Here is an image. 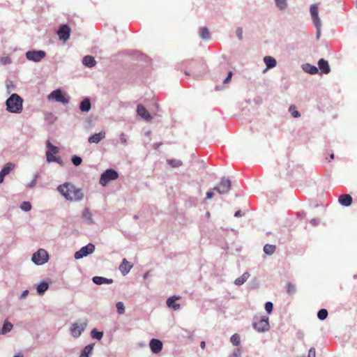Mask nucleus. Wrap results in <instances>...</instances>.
Returning a JSON list of instances; mask_svg holds the SVG:
<instances>
[{
    "label": "nucleus",
    "mask_w": 357,
    "mask_h": 357,
    "mask_svg": "<svg viewBox=\"0 0 357 357\" xmlns=\"http://www.w3.org/2000/svg\"><path fill=\"white\" fill-rule=\"evenodd\" d=\"M57 189L66 199L70 201H79L83 197L82 190L69 183L59 185Z\"/></svg>",
    "instance_id": "nucleus-1"
},
{
    "label": "nucleus",
    "mask_w": 357,
    "mask_h": 357,
    "mask_svg": "<svg viewBox=\"0 0 357 357\" xmlns=\"http://www.w3.org/2000/svg\"><path fill=\"white\" fill-rule=\"evenodd\" d=\"M6 106L10 112H20L22 109V99L17 94L13 93L6 100Z\"/></svg>",
    "instance_id": "nucleus-2"
},
{
    "label": "nucleus",
    "mask_w": 357,
    "mask_h": 357,
    "mask_svg": "<svg viewBox=\"0 0 357 357\" xmlns=\"http://www.w3.org/2000/svg\"><path fill=\"white\" fill-rule=\"evenodd\" d=\"M88 324L87 319H79L76 322L72 324L70 328L71 335L74 338H78L82 333L85 331Z\"/></svg>",
    "instance_id": "nucleus-3"
},
{
    "label": "nucleus",
    "mask_w": 357,
    "mask_h": 357,
    "mask_svg": "<svg viewBox=\"0 0 357 357\" xmlns=\"http://www.w3.org/2000/svg\"><path fill=\"white\" fill-rule=\"evenodd\" d=\"M253 328L258 332H265L269 330L268 317L266 316H255L252 322Z\"/></svg>",
    "instance_id": "nucleus-4"
},
{
    "label": "nucleus",
    "mask_w": 357,
    "mask_h": 357,
    "mask_svg": "<svg viewBox=\"0 0 357 357\" xmlns=\"http://www.w3.org/2000/svg\"><path fill=\"white\" fill-rule=\"evenodd\" d=\"M47 98L50 100H54L56 102L62 103L63 105H67L70 101V96L63 92L61 89H56L53 91L48 95Z\"/></svg>",
    "instance_id": "nucleus-5"
},
{
    "label": "nucleus",
    "mask_w": 357,
    "mask_h": 357,
    "mask_svg": "<svg viewBox=\"0 0 357 357\" xmlns=\"http://www.w3.org/2000/svg\"><path fill=\"white\" fill-rule=\"evenodd\" d=\"M118 177L117 172L112 169H107L100 176V184L102 186H106L109 181L116 180Z\"/></svg>",
    "instance_id": "nucleus-6"
},
{
    "label": "nucleus",
    "mask_w": 357,
    "mask_h": 357,
    "mask_svg": "<svg viewBox=\"0 0 357 357\" xmlns=\"http://www.w3.org/2000/svg\"><path fill=\"white\" fill-rule=\"evenodd\" d=\"M49 255L46 250L44 249H39L37 252L33 253L31 260L37 265H42L48 261Z\"/></svg>",
    "instance_id": "nucleus-7"
},
{
    "label": "nucleus",
    "mask_w": 357,
    "mask_h": 357,
    "mask_svg": "<svg viewBox=\"0 0 357 357\" xmlns=\"http://www.w3.org/2000/svg\"><path fill=\"white\" fill-rule=\"evenodd\" d=\"M231 187V183L229 179L223 178L218 186L215 187L213 190H216L220 195L227 194Z\"/></svg>",
    "instance_id": "nucleus-8"
},
{
    "label": "nucleus",
    "mask_w": 357,
    "mask_h": 357,
    "mask_svg": "<svg viewBox=\"0 0 357 357\" xmlns=\"http://www.w3.org/2000/svg\"><path fill=\"white\" fill-rule=\"evenodd\" d=\"M95 250V246L92 243H89L86 246L82 247L79 250L75 253V258L76 259H82L91 254Z\"/></svg>",
    "instance_id": "nucleus-9"
},
{
    "label": "nucleus",
    "mask_w": 357,
    "mask_h": 357,
    "mask_svg": "<svg viewBox=\"0 0 357 357\" xmlns=\"http://www.w3.org/2000/svg\"><path fill=\"white\" fill-rule=\"evenodd\" d=\"M45 56V52L43 50L29 51L26 53V57L29 61L38 62Z\"/></svg>",
    "instance_id": "nucleus-10"
},
{
    "label": "nucleus",
    "mask_w": 357,
    "mask_h": 357,
    "mask_svg": "<svg viewBox=\"0 0 357 357\" xmlns=\"http://www.w3.org/2000/svg\"><path fill=\"white\" fill-rule=\"evenodd\" d=\"M70 28L66 25H62L57 31V34L59 38L63 42H66L70 37Z\"/></svg>",
    "instance_id": "nucleus-11"
},
{
    "label": "nucleus",
    "mask_w": 357,
    "mask_h": 357,
    "mask_svg": "<svg viewBox=\"0 0 357 357\" xmlns=\"http://www.w3.org/2000/svg\"><path fill=\"white\" fill-rule=\"evenodd\" d=\"M310 13L312 15V18L313 20V22H314L316 28L319 30L321 26V22L319 18L318 6L317 4H312L310 6Z\"/></svg>",
    "instance_id": "nucleus-12"
},
{
    "label": "nucleus",
    "mask_w": 357,
    "mask_h": 357,
    "mask_svg": "<svg viewBox=\"0 0 357 357\" xmlns=\"http://www.w3.org/2000/svg\"><path fill=\"white\" fill-rule=\"evenodd\" d=\"M149 347L153 354H158L162 349V343L160 340L153 338L150 341Z\"/></svg>",
    "instance_id": "nucleus-13"
},
{
    "label": "nucleus",
    "mask_w": 357,
    "mask_h": 357,
    "mask_svg": "<svg viewBox=\"0 0 357 357\" xmlns=\"http://www.w3.org/2000/svg\"><path fill=\"white\" fill-rule=\"evenodd\" d=\"M15 168V165L10 162H8L5 165L1 171L0 172V183H3L4 180V177L8 175L13 169Z\"/></svg>",
    "instance_id": "nucleus-14"
},
{
    "label": "nucleus",
    "mask_w": 357,
    "mask_h": 357,
    "mask_svg": "<svg viewBox=\"0 0 357 357\" xmlns=\"http://www.w3.org/2000/svg\"><path fill=\"white\" fill-rule=\"evenodd\" d=\"M137 112L139 116L146 121H151L152 119V116L143 105H139L137 106Z\"/></svg>",
    "instance_id": "nucleus-15"
},
{
    "label": "nucleus",
    "mask_w": 357,
    "mask_h": 357,
    "mask_svg": "<svg viewBox=\"0 0 357 357\" xmlns=\"http://www.w3.org/2000/svg\"><path fill=\"white\" fill-rule=\"evenodd\" d=\"M181 298L180 296H172L167 299V305L172 309L173 310H177L180 307V305L176 303L178 300Z\"/></svg>",
    "instance_id": "nucleus-16"
},
{
    "label": "nucleus",
    "mask_w": 357,
    "mask_h": 357,
    "mask_svg": "<svg viewBox=\"0 0 357 357\" xmlns=\"http://www.w3.org/2000/svg\"><path fill=\"white\" fill-rule=\"evenodd\" d=\"M105 137V132L104 131H101L98 133H96V134L91 135L89 138L88 141L90 144H98Z\"/></svg>",
    "instance_id": "nucleus-17"
},
{
    "label": "nucleus",
    "mask_w": 357,
    "mask_h": 357,
    "mask_svg": "<svg viewBox=\"0 0 357 357\" xmlns=\"http://www.w3.org/2000/svg\"><path fill=\"white\" fill-rule=\"evenodd\" d=\"M132 267V265L126 259H123L121 265L119 266V271L123 275H126L127 273H128Z\"/></svg>",
    "instance_id": "nucleus-18"
},
{
    "label": "nucleus",
    "mask_w": 357,
    "mask_h": 357,
    "mask_svg": "<svg viewBox=\"0 0 357 357\" xmlns=\"http://www.w3.org/2000/svg\"><path fill=\"white\" fill-rule=\"evenodd\" d=\"M338 202L344 206H349L352 203V197L350 195L344 194L338 197Z\"/></svg>",
    "instance_id": "nucleus-19"
},
{
    "label": "nucleus",
    "mask_w": 357,
    "mask_h": 357,
    "mask_svg": "<svg viewBox=\"0 0 357 357\" xmlns=\"http://www.w3.org/2000/svg\"><path fill=\"white\" fill-rule=\"evenodd\" d=\"M318 66L321 73L328 74L331 71V68L328 61L324 60V59H321L318 61Z\"/></svg>",
    "instance_id": "nucleus-20"
},
{
    "label": "nucleus",
    "mask_w": 357,
    "mask_h": 357,
    "mask_svg": "<svg viewBox=\"0 0 357 357\" xmlns=\"http://www.w3.org/2000/svg\"><path fill=\"white\" fill-rule=\"evenodd\" d=\"M95 344H89L82 350L79 357H90L93 351Z\"/></svg>",
    "instance_id": "nucleus-21"
},
{
    "label": "nucleus",
    "mask_w": 357,
    "mask_h": 357,
    "mask_svg": "<svg viewBox=\"0 0 357 357\" xmlns=\"http://www.w3.org/2000/svg\"><path fill=\"white\" fill-rule=\"evenodd\" d=\"M92 280L96 284H111L113 282L112 279H108V278L100 277V276L93 277Z\"/></svg>",
    "instance_id": "nucleus-22"
},
{
    "label": "nucleus",
    "mask_w": 357,
    "mask_h": 357,
    "mask_svg": "<svg viewBox=\"0 0 357 357\" xmlns=\"http://www.w3.org/2000/svg\"><path fill=\"white\" fill-rule=\"evenodd\" d=\"M264 61L266 66V69L273 68L277 64L276 60L273 57L270 56H266L264 58Z\"/></svg>",
    "instance_id": "nucleus-23"
},
{
    "label": "nucleus",
    "mask_w": 357,
    "mask_h": 357,
    "mask_svg": "<svg viewBox=\"0 0 357 357\" xmlns=\"http://www.w3.org/2000/svg\"><path fill=\"white\" fill-rule=\"evenodd\" d=\"M91 102H90V100L87 98H84L80 103V105H79V109L82 112H87L90 110L91 109Z\"/></svg>",
    "instance_id": "nucleus-24"
},
{
    "label": "nucleus",
    "mask_w": 357,
    "mask_h": 357,
    "mask_svg": "<svg viewBox=\"0 0 357 357\" xmlns=\"http://www.w3.org/2000/svg\"><path fill=\"white\" fill-rule=\"evenodd\" d=\"M83 64L87 67L91 68L93 67L96 64V61L93 56H85L83 58Z\"/></svg>",
    "instance_id": "nucleus-25"
},
{
    "label": "nucleus",
    "mask_w": 357,
    "mask_h": 357,
    "mask_svg": "<svg viewBox=\"0 0 357 357\" xmlns=\"http://www.w3.org/2000/svg\"><path fill=\"white\" fill-rule=\"evenodd\" d=\"M13 327V324L10 322L6 320L3 323L1 328L0 329V334H1V335L7 334L10 331H11Z\"/></svg>",
    "instance_id": "nucleus-26"
},
{
    "label": "nucleus",
    "mask_w": 357,
    "mask_h": 357,
    "mask_svg": "<svg viewBox=\"0 0 357 357\" xmlns=\"http://www.w3.org/2000/svg\"><path fill=\"white\" fill-rule=\"evenodd\" d=\"M82 218L89 224L93 222L92 214L89 208H86L83 210Z\"/></svg>",
    "instance_id": "nucleus-27"
},
{
    "label": "nucleus",
    "mask_w": 357,
    "mask_h": 357,
    "mask_svg": "<svg viewBox=\"0 0 357 357\" xmlns=\"http://www.w3.org/2000/svg\"><path fill=\"white\" fill-rule=\"evenodd\" d=\"M250 277V274L248 272L244 273L241 277L236 278L234 281L235 284L241 285L243 284Z\"/></svg>",
    "instance_id": "nucleus-28"
},
{
    "label": "nucleus",
    "mask_w": 357,
    "mask_h": 357,
    "mask_svg": "<svg viewBox=\"0 0 357 357\" xmlns=\"http://www.w3.org/2000/svg\"><path fill=\"white\" fill-rule=\"evenodd\" d=\"M276 250V246L271 244H266L264 247V252L268 255H272Z\"/></svg>",
    "instance_id": "nucleus-29"
},
{
    "label": "nucleus",
    "mask_w": 357,
    "mask_h": 357,
    "mask_svg": "<svg viewBox=\"0 0 357 357\" xmlns=\"http://www.w3.org/2000/svg\"><path fill=\"white\" fill-rule=\"evenodd\" d=\"M199 36L205 40H207L210 37V33L206 27H202L199 29Z\"/></svg>",
    "instance_id": "nucleus-30"
},
{
    "label": "nucleus",
    "mask_w": 357,
    "mask_h": 357,
    "mask_svg": "<svg viewBox=\"0 0 357 357\" xmlns=\"http://www.w3.org/2000/svg\"><path fill=\"white\" fill-rule=\"evenodd\" d=\"M48 284L45 282H40L37 287V292L39 294H43L44 292L48 289Z\"/></svg>",
    "instance_id": "nucleus-31"
},
{
    "label": "nucleus",
    "mask_w": 357,
    "mask_h": 357,
    "mask_svg": "<svg viewBox=\"0 0 357 357\" xmlns=\"http://www.w3.org/2000/svg\"><path fill=\"white\" fill-rule=\"evenodd\" d=\"M91 336L93 339H96L98 340H100L102 338L103 336V332L98 331L96 328H93L91 331Z\"/></svg>",
    "instance_id": "nucleus-32"
},
{
    "label": "nucleus",
    "mask_w": 357,
    "mask_h": 357,
    "mask_svg": "<svg viewBox=\"0 0 357 357\" xmlns=\"http://www.w3.org/2000/svg\"><path fill=\"white\" fill-rule=\"evenodd\" d=\"M46 146L48 149L47 152H51L52 154H56L59 153V148L52 145L49 140L47 141Z\"/></svg>",
    "instance_id": "nucleus-33"
},
{
    "label": "nucleus",
    "mask_w": 357,
    "mask_h": 357,
    "mask_svg": "<svg viewBox=\"0 0 357 357\" xmlns=\"http://www.w3.org/2000/svg\"><path fill=\"white\" fill-rule=\"evenodd\" d=\"M289 111L294 118H298L301 116V114L295 105H291L289 108Z\"/></svg>",
    "instance_id": "nucleus-34"
},
{
    "label": "nucleus",
    "mask_w": 357,
    "mask_h": 357,
    "mask_svg": "<svg viewBox=\"0 0 357 357\" xmlns=\"http://www.w3.org/2000/svg\"><path fill=\"white\" fill-rule=\"evenodd\" d=\"M305 70L312 75L316 74L318 73V69L316 66L307 64L305 68Z\"/></svg>",
    "instance_id": "nucleus-35"
},
{
    "label": "nucleus",
    "mask_w": 357,
    "mask_h": 357,
    "mask_svg": "<svg viewBox=\"0 0 357 357\" xmlns=\"http://www.w3.org/2000/svg\"><path fill=\"white\" fill-rule=\"evenodd\" d=\"M230 341L231 342L235 345V346H238L240 342H241V338H240V336L237 333H235L234 334L231 338H230Z\"/></svg>",
    "instance_id": "nucleus-36"
},
{
    "label": "nucleus",
    "mask_w": 357,
    "mask_h": 357,
    "mask_svg": "<svg viewBox=\"0 0 357 357\" xmlns=\"http://www.w3.org/2000/svg\"><path fill=\"white\" fill-rule=\"evenodd\" d=\"M287 291L289 294H294L296 292V286L293 284L292 283H287Z\"/></svg>",
    "instance_id": "nucleus-37"
},
{
    "label": "nucleus",
    "mask_w": 357,
    "mask_h": 357,
    "mask_svg": "<svg viewBox=\"0 0 357 357\" xmlns=\"http://www.w3.org/2000/svg\"><path fill=\"white\" fill-rule=\"evenodd\" d=\"M20 208L24 211H29L31 208V205L29 202H23L20 205Z\"/></svg>",
    "instance_id": "nucleus-38"
},
{
    "label": "nucleus",
    "mask_w": 357,
    "mask_h": 357,
    "mask_svg": "<svg viewBox=\"0 0 357 357\" xmlns=\"http://www.w3.org/2000/svg\"><path fill=\"white\" fill-rule=\"evenodd\" d=\"M167 162L173 167H178L182 165L181 161L177 160H169Z\"/></svg>",
    "instance_id": "nucleus-39"
},
{
    "label": "nucleus",
    "mask_w": 357,
    "mask_h": 357,
    "mask_svg": "<svg viewBox=\"0 0 357 357\" xmlns=\"http://www.w3.org/2000/svg\"><path fill=\"white\" fill-rule=\"evenodd\" d=\"M51 152H46V158L48 162H52L55 160L56 156L54 155Z\"/></svg>",
    "instance_id": "nucleus-40"
},
{
    "label": "nucleus",
    "mask_w": 357,
    "mask_h": 357,
    "mask_svg": "<svg viewBox=\"0 0 357 357\" xmlns=\"http://www.w3.org/2000/svg\"><path fill=\"white\" fill-rule=\"evenodd\" d=\"M72 162L76 166L79 165L82 163V158L79 156L74 155L72 158Z\"/></svg>",
    "instance_id": "nucleus-41"
},
{
    "label": "nucleus",
    "mask_w": 357,
    "mask_h": 357,
    "mask_svg": "<svg viewBox=\"0 0 357 357\" xmlns=\"http://www.w3.org/2000/svg\"><path fill=\"white\" fill-rule=\"evenodd\" d=\"M273 305L271 302L268 301L265 303V310L267 312H271V311L273 310Z\"/></svg>",
    "instance_id": "nucleus-42"
},
{
    "label": "nucleus",
    "mask_w": 357,
    "mask_h": 357,
    "mask_svg": "<svg viewBox=\"0 0 357 357\" xmlns=\"http://www.w3.org/2000/svg\"><path fill=\"white\" fill-rule=\"evenodd\" d=\"M241 351L239 348H236L234 350L232 354L230 356V357H241Z\"/></svg>",
    "instance_id": "nucleus-43"
},
{
    "label": "nucleus",
    "mask_w": 357,
    "mask_h": 357,
    "mask_svg": "<svg viewBox=\"0 0 357 357\" xmlns=\"http://www.w3.org/2000/svg\"><path fill=\"white\" fill-rule=\"evenodd\" d=\"M280 8H284L286 6L285 0H275Z\"/></svg>",
    "instance_id": "nucleus-44"
},
{
    "label": "nucleus",
    "mask_w": 357,
    "mask_h": 357,
    "mask_svg": "<svg viewBox=\"0 0 357 357\" xmlns=\"http://www.w3.org/2000/svg\"><path fill=\"white\" fill-rule=\"evenodd\" d=\"M116 309L119 312H123L125 310L123 303L122 302H118L116 303Z\"/></svg>",
    "instance_id": "nucleus-45"
},
{
    "label": "nucleus",
    "mask_w": 357,
    "mask_h": 357,
    "mask_svg": "<svg viewBox=\"0 0 357 357\" xmlns=\"http://www.w3.org/2000/svg\"><path fill=\"white\" fill-rule=\"evenodd\" d=\"M236 36H237V37L238 38L239 40H242L243 39V29H242L241 27H238L236 29Z\"/></svg>",
    "instance_id": "nucleus-46"
},
{
    "label": "nucleus",
    "mask_w": 357,
    "mask_h": 357,
    "mask_svg": "<svg viewBox=\"0 0 357 357\" xmlns=\"http://www.w3.org/2000/svg\"><path fill=\"white\" fill-rule=\"evenodd\" d=\"M315 356H316L315 349L313 347L310 348L308 351L307 357H315Z\"/></svg>",
    "instance_id": "nucleus-47"
},
{
    "label": "nucleus",
    "mask_w": 357,
    "mask_h": 357,
    "mask_svg": "<svg viewBox=\"0 0 357 357\" xmlns=\"http://www.w3.org/2000/svg\"><path fill=\"white\" fill-rule=\"evenodd\" d=\"M232 75H233V73L231 71H229L228 73V75L227 77H226V79L224 80V83L225 84H227V83H229L232 77Z\"/></svg>",
    "instance_id": "nucleus-48"
},
{
    "label": "nucleus",
    "mask_w": 357,
    "mask_h": 357,
    "mask_svg": "<svg viewBox=\"0 0 357 357\" xmlns=\"http://www.w3.org/2000/svg\"><path fill=\"white\" fill-rule=\"evenodd\" d=\"M214 193L213 190H209L206 192V199H211L213 197Z\"/></svg>",
    "instance_id": "nucleus-49"
},
{
    "label": "nucleus",
    "mask_w": 357,
    "mask_h": 357,
    "mask_svg": "<svg viewBox=\"0 0 357 357\" xmlns=\"http://www.w3.org/2000/svg\"><path fill=\"white\" fill-rule=\"evenodd\" d=\"M328 314H317V317L320 320L323 321L326 319Z\"/></svg>",
    "instance_id": "nucleus-50"
},
{
    "label": "nucleus",
    "mask_w": 357,
    "mask_h": 357,
    "mask_svg": "<svg viewBox=\"0 0 357 357\" xmlns=\"http://www.w3.org/2000/svg\"><path fill=\"white\" fill-rule=\"evenodd\" d=\"M54 162H56L60 164L61 165H62V164H63L61 158L60 157H59V156L56 157L55 160Z\"/></svg>",
    "instance_id": "nucleus-51"
},
{
    "label": "nucleus",
    "mask_w": 357,
    "mask_h": 357,
    "mask_svg": "<svg viewBox=\"0 0 357 357\" xmlns=\"http://www.w3.org/2000/svg\"><path fill=\"white\" fill-rule=\"evenodd\" d=\"M121 140L123 143H126V138L124 137V134H121Z\"/></svg>",
    "instance_id": "nucleus-52"
},
{
    "label": "nucleus",
    "mask_w": 357,
    "mask_h": 357,
    "mask_svg": "<svg viewBox=\"0 0 357 357\" xmlns=\"http://www.w3.org/2000/svg\"><path fill=\"white\" fill-rule=\"evenodd\" d=\"M28 290H25L22 294V298H25L28 295Z\"/></svg>",
    "instance_id": "nucleus-53"
},
{
    "label": "nucleus",
    "mask_w": 357,
    "mask_h": 357,
    "mask_svg": "<svg viewBox=\"0 0 357 357\" xmlns=\"http://www.w3.org/2000/svg\"><path fill=\"white\" fill-rule=\"evenodd\" d=\"M234 216H235V217H240V216H241V211H236V212L235 213V214H234Z\"/></svg>",
    "instance_id": "nucleus-54"
},
{
    "label": "nucleus",
    "mask_w": 357,
    "mask_h": 357,
    "mask_svg": "<svg viewBox=\"0 0 357 357\" xmlns=\"http://www.w3.org/2000/svg\"><path fill=\"white\" fill-rule=\"evenodd\" d=\"M205 345H206V343L204 341H202L201 343H200V347L202 349H204L205 348Z\"/></svg>",
    "instance_id": "nucleus-55"
},
{
    "label": "nucleus",
    "mask_w": 357,
    "mask_h": 357,
    "mask_svg": "<svg viewBox=\"0 0 357 357\" xmlns=\"http://www.w3.org/2000/svg\"><path fill=\"white\" fill-rule=\"evenodd\" d=\"M318 312H328V311L326 309H321L318 311Z\"/></svg>",
    "instance_id": "nucleus-56"
},
{
    "label": "nucleus",
    "mask_w": 357,
    "mask_h": 357,
    "mask_svg": "<svg viewBox=\"0 0 357 357\" xmlns=\"http://www.w3.org/2000/svg\"><path fill=\"white\" fill-rule=\"evenodd\" d=\"M310 222H311V223H312V225H315L317 224V220H314V219H312Z\"/></svg>",
    "instance_id": "nucleus-57"
},
{
    "label": "nucleus",
    "mask_w": 357,
    "mask_h": 357,
    "mask_svg": "<svg viewBox=\"0 0 357 357\" xmlns=\"http://www.w3.org/2000/svg\"><path fill=\"white\" fill-rule=\"evenodd\" d=\"M13 357H24L22 354H17L15 355Z\"/></svg>",
    "instance_id": "nucleus-58"
},
{
    "label": "nucleus",
    "mask_w": 357,
    "mask_h": 357,
    "mask_svg": "<svg viewBox=\"0 0 357 357\" xmlns=\"http://www.w3.org/2000/svg\"><path fill=\"white\" fill-rule=\"evenodd\" d=\"M154 146H155V149H158V146H159V144H155Z\"/></svg>",
    "instance_id": "nucleus-59"
},
{
    "label": "nucleus",
    "mask_w": 357,
    "mask_h": 357,
    "mask_svg": "<svg viewBox=\"0 0 357 357\" xmlns=\"http://www.w3.org/2000/svg\"><path fill=\"white\" fill-rule=\"evenodd\" d=\"M333 158H334V155H333V154H331V159H333Z\"/></svg>",
    "instance_id": "nucleus-60"
}]
</instances>
